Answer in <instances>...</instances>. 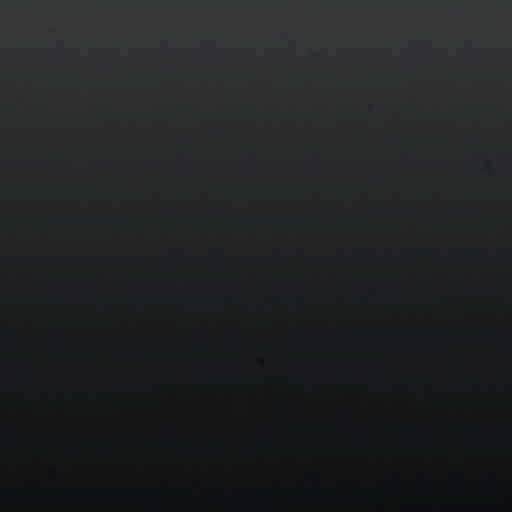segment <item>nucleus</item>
I'll use <instances>...</instances> for the list:
<instances>
[{"label":"nucleus","mask_w":512,"mask_h":512,"mask_svg":"<svg viewBox=\"0 0 512 512\" xmlns=\"http://www.w3.org/2000/svg\"><path fill=\"white\" fill-rule=\"evenodd\" d=\"M305 292H306L307 294H311L313 291L306 290Z\"/></svg>","instance_id":"3"},{"label":"nucleus","mask_w":512,"mask_h":512,"mask_svg":"<svg viewBox=\"0 0 512 512\" xmlns=\"http://www.w3.org/2000/svg\"><path fill=\"white\" fill-rule=\"evenodd\" d=\"M399 295V283L395 275L392 272L387 271L381 275L376 286L372 290L370 297L377 303L390 304L395 302Z\"/></svg>","instance_id":"1"},{"label":"nucleus","mask_w":512,"mask_h":512,"mask_svg":"<svg viewBox=\"0 0 512 512\" xmlns=\"http://www.w3.org/2000/svg\"><path fill=\"white\" fill-rule=\"evenodd\" d=\"M244 295H245V296H248V295H249V296H250V295H254V292H253V291H246V292H244Z\"/></svg>","instance_id":"2"}]
</instances>
